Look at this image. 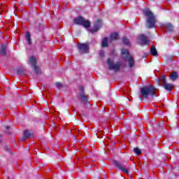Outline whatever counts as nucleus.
Instances as JSON below:
<instances>
[{
  "label": "nucleus",
  "instance_id": "2eb2a0df",
  "mask_svg": "<svg viewBox=\"0 0 179 179\" xmlns=\"http://www.w3.org/2000/svg\"><path fill=\"white\" fill-rule=\"evenodd\" d=\"M150 53L153 56L157 55V50H156V48L155 46L151 47Z\"/></svg>",
  "mask_w": 179,
  "mask_h": 179
},
{
  "label": "nucleus",
  "instance_id": "4468645a",
  "mask_svg": "<svg viewBox=\"0 0 179 179\" xmlns=\"http://www.w3.org/2000/svg\"><path fill=\"white\" fill-rule=\"evenodd\" d=\"M118 38H119L118 33L115 32L110 34V40H118Z\"/></svg>",
  "mask_w": 179,
  "mask_h": 179
},
{
  "label": "nucleus",
  "instance_id": "9b49d317",
  "mask_svg": "<svg viewBox=\"0 0 179 179\" xmlns=\"http://www.w3.org/2000/svg\"><path fill=\"white\" fill-rule=\"evenodd\" d=\"M98 23L99 24H96L94 25V29H91V33H96V31L100 29V26H101V20H98Z\"/></svg>",
  "mask_w": 179,
  "mask_h": 179
},
{
  "label": "nucleus",
  "instance_id": "ddd939ff",
  "mask_svg": "<svg viewBox=\"0 0 179 179\" xmlns=\"http://www.w3.org/2000/svg\"><path fill=\"white\" fill-rule=\"evenodd\" d=\"M0 54L1 55H6V45H1L0 48Z\"/></svg>",
  "mask_w": 179,
  "mask_h": 179
},
{
  "label": "nucleus",
  "instance_id": "4be33fe9",
  "mask_svg": "<svg viewBox=\"0 0 179 179\" xmlns=\"http://www.w3.org/2000/svg\"><path fill=\"white\" fill-rule=\"evenodd\" d=\"M80 99L82 101H87V96H86L85 94H81Z\"/></svg>",
  "mask_w": 179,
  "mask_h": 179
},
{
  "label": "nucleus",
  "instance_id": "a878e982",
  "mask_svg": "<svg viewBox=\"0 0 179 179\" xmlns=\"http://www.w3.org/2000/svg\"><path fill=\"white\" fill-rule=\"evenodd\" d=\"M80 90H81V92H83V87H80Z\"/></svg>",
  "mask_w": 179,
  "mask_h": 179
},
{
  "label": "nucleus",
  "instance_id": "7ed1b4c3",
  "mask_svg": "<svg viewBox=\"0 0 179 179\" xmlns=\"http://www.w3.org/2000/svg\"><path fill=\"white\" fill-rule=\"evenodd\" d=\"M122 55L124 61H128L130 68H132L135 62H134V57L129 55V52H128V50H122Z\"/></svg>",
  "mask_w": 179,
  "mask_h": 179
},
{
  "label": "nucleus",
  "instance_id": "bb28decb",
  "mask_svg": "<svg viewBox=\"0 0 179 179\" xmlns=\"http://www.w3.org/2000/svg\"><path fill=\"white\" fill-rule=\"evenodd\" d=\"M6 129H9V127H8V126H7V127H6Z\"/></svg>",
  "mask_w": 179,
  "mask_h": 179
},
{
  "label": "nucleus",
  "instance_id": "f03ea898",
  "mask_svg": "<svg viewBox=\"0 0 179 179\" xmlns=\"http://www.w3.org/2000/svg\"><path fill=\"white\" fill-rule=\"evenodd\" d=\"M141 95L148 99V96H155L156 94L157 90L153 86H146L141 90Z\"/></svg>",
  "mask_w": 179,
  "mask_h": 179
},
{
  "label": "nucleus",
  "instance_id": "aec40b11",
  "mask_svg": "<svg viewBox=\"0 0 179 179\" xmlns=\"http://www.w3.org/2000/svg\"><path fill=\"white\" fill-rule=\"evenodd\" d=\"M134 153H136V155H138L142 153V152L141 151V149H139L138 148H134Z\"/></svg>",
  "mask_w": 179,
  "mask_h": 179
},
{
  "label": "nucleus",
  "instance_id": "f8f14e48",
  "mask_svg": "<svg viewBox=\"0 0 179 179\" xmlns=\"http://www.w3.org/2000/svg\"><path fill=\"white\" fill-rule=\"evenodd\" d=\"M170 78L173 81L177 80V79H178V73H177L176 71L172 72L171 73Z\"/></svg>",
  "mask_w": 179,
  "mask_h": 179
},
{
  "label": "nucleus",
  "instance_id": "c85d7f7f",
  "mask_svg": "<svg viewBox=\"0 0 179 179\" xmlns=\"http://www.w3.org/2000/svg\"><path fill=\"white\" fill-rule=\"evenodd\" d=\"M98 138H101V137L98 136Z\"/></svg>",
  "mask_w": 179,
  "mask_h": 179
},
{
  "label": "nucleus",
  "instance_id": "6e6552de",
  "mask_svg": "<svg viewBox=\"0 0 179 179\" xmlns=\"http://www.w3.org/2000/svg\"><path fill=\"white\" fill-rule=\"evenodd\" d=\"M139 38L141 41L140 42L141 45H146L149 44V39H148V38L145 36L140 35Z\"/></svg>",
  "mask_w": 179,
  "mask_h": 179
},
{
  "label": "nucleus",
  "instance_id": "20e7f679",
  "mask_svg": "<svg viewBox=\"0 0 179 179\" xmlns=\"http://www.w3.org/2000/svg\"><path fill=\"white\" fill-rule=\"evenodd\" d=\"M74 22L76 24H80L81 26H83L85 29H89V27H90V21L85 20L82 17H78L74 19Z\"/></svg>",
  "mask_w": 179,
  "mask_h": 179
},
{
  "label": "nucleus",
  "instance_id": "393cba45",
  "mask_svg": "<svg viewBox=\"0 0 179 179\" xmlns=\"http://www.w3.org/2000/svg\"><path fill=\"white\" fill-rule=\"evenodd\" d=\"M56 86H57V87H58L59 89V87H62V84H61V83H57Z\"/></svg>",
  "mask_w": 179,
  "mask_h": 179
},
{
  "label": "nucleus",
  "instance_id": "412c9836",
  "mask_svg": "<svg viewBox=\"0 0 179 179\" xmlns=\"http://www.w3.org/2000/svg\"><path fill=\"white\" fill-rule=\"evenodd\" d=\"M160 80H161V83L162 85H164V83H167L166 82V76H161Z\"/></svg>",
  "mask_w": 179,
  "mask_h": 179
},
{
  "label": "nucleus",
  "instance_id": "0eeeda50",
  "mask_svg": "<svg viewBox=\"0 0 179 179\" xmlns=\"http://www.w3.org/2000/svg\"><path fill=\"white\" fill-rule=\"evenodd\" d=\"M29 64L33 65L34 71L36 73H40V70L38 69V66L36 65V58L34 57H31L29 58Z\"/></svg>",
  "mask_w": 179,
  "mask_h": 179
},
{
  "label": "nucleus",
  "instance_id": "b1692460",
  "mask_svg": "<svg viewBox=\"0 0 179 179\" xmlns=\"http://www.w3.org/2000/svg\"><path fill=\"white\" fill-rule=\"evenodd\" d=\"M99 55H100V57H104V51L100 50L99 51Z\"/></svg>",
  "mask_w": 179,
  "mask_h": 179
},
{
  "label": "nucleus",
  "instance_id": "6ab92c4d",
  "mask_svg": "<svg viewBox=\"0 0 179 179\" xmlns=\"http://www.w3.org/2000/svg\"><path fill=\"white\" fill-rule=\"evenodd\" d=\"M123 43L125 44V45H131V43L129 42V40H128L127 38H123Z\"/></svg>",
  "mask_w": 179,
  "mask_h": 179
},
{
  "label": "nucleus",
  "instance_id": "a211bd4d",
  "mask_svg": "<svg viewBox=\"0 0 179 179\" xmlns=\"http://www.w3.org/2000/svg\"><path fill=\"white\" fill-rule=\"evenodd\" d=\"M108 41V38H104L103 41H102V47H103V48L104 47H107Z\"/></svg>",
  "mask_w": 179,
  "mask_h": 179
},
{
  "label": "nucleus",
  "instance_id": "1a4fd4ad",
  "mask_svg": "<svg viewBox=\"0 0 179 179\" xmlns=\"http://www.w3.org/2000/svg\"><path fill=\"white\" fill-rule=\"evenodd\" d=\"M162 86L165 89V90H167L168 92H171L174 89V85L167 83H164Z\"/></svg>",
  "mask_w": 179,
  "mask_h": 179
},
{
  "label": "nucleus",
  "instance_id": "423d86ee",
  "mask_svg": "<svg viewBox=\"0 0 179 179\" xmlns=\"http://www.w3.org/2000/svg\"><path fill=\"white\" fill-rule=\"evenodd\" d=\"M78 49L81 54L89 52V45L85 43H79L78 45Z\"/></svg>",
  "mask_w": 179,
  "mask_h": 179
},
{
  "label": "nucleus",
  "instance_id": "f3484780",
  "mask_svg": "<svg viewBox=\"0 0 179 179\" xmlns=\"http://www.w3.org/2000/svg\"><path fill=\"white\" fill-rule=\"evenodd\" d=\"M33 136V134H30L29 131H24V138H31Z\"/></svg>",
  "mask_w": 179,
  "mask_h": 179
},
{
  "label": "nucleus",
  "instance_id": "f257e3e1",
  "mask_svg": "<svg viewBox=\"0 0 179 179\" xmlns=\"http://www.w3.org/2000/svg\"><path fill=\"white\" fill-rule=\"evenodd\" d=\"M143 13L147 17V27L149 29L155 27L156 24V17L153 15V13H152V11H150V10H149L148 8H145L143 10Z\"/></svg>",
  "mask_w": 179,
  "mask_h": 179
},
{
  "label": "nucleus",
  "instance_id": "cd10ccee",
  "mask_svg": "<svg viewBox=\"0 0 179 179\" xmlns=\"http://www.w3.org/2000/svg\"><path fill=\"white\" fill-rule=\"evenodd\" d=\"M170 26V27L171 28V29H173V27H171V25H169Z\"/></svg>",
  "mask_w": 179,
  "mask_h": 179
},
{
  "label": "nucleus",
  "instance_id": "5701e85b",
  "mask_svg": "<svg viewBox=\"0 0 179 179\" xmlns=\"http://www.w3.org/2000/svg\"><path fill=\"white\" fill-rule=\"evenodd\" d=\"M6 11V7H3L2 4H1L0 15H2V13Z\"/></svg>",
  "mask_w": 179,
  "mask_h": 179
},
{
  "label": "nucleus",
  "instance_id": "39448f33",
  "mask_svg": "<svg viewBox=\"0 0 179 179\" xmlns=\"http://www.w3.org/2000/svg\"><path fill=\"white\" fill-rule=\"evenodd\" d=\"M107 64L110 71H115V72H117V71H120V64H114V60L108 59Z\"/></svg>",
  "mask_w": 179,
  "mask_h": 179
},
{
  "label": "nucleus",
  "instance_id": "9d476101",
  "mask_svg": "<svg viewBox=\"0 0 179 179\" xmlns=\"http://www.w3.org/2000/svg\"><path fill=\"white\" fill-rule=\"evenodd\" d=\"M114 164L115 166H116L117 167H118V169H120V170H121L122 171H123V173H125V174H128L129 171H128V169L120 165V164H118L117 162L115 161L114 162Z\"/></svg>",
  "mask_w": 179,
  "mask_h": 179
},
{
  "label": "nucleus",
  "instance_id": "dca6fc26",
  "mask_svg": "<svg viewBox=\"0 0 179 179\" xmlns=\"http://www.w3.org/2000/svg\"><path fill=\"white\" fill-rule=\"evenodd\" d=\"M27 41H28V44H31V38H30V32H26L25 34Z\"/></svg>",
  "mask_w": 179,
  "mask_h": 179
}]
</instances>
